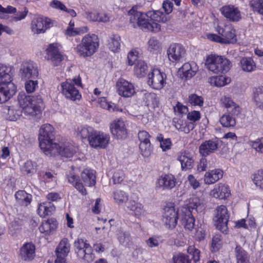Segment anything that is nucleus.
I'll return each instance as SVG.
<instances>
[{
  "instance_id": "72a5a7b5",
  "label": "nucleus",
  "mask_w": 263,
  "mask_h": 263,
  "mask_svg": "<svg viewBox=\"0 0 263 263\" xmlns=\"http://www.w3.org/2000/svg\"><path fill=\"white\" fill-rule=\"evenodd\" d=\"M68 181L72 183L75 188L78 190L82 195H86V190L84 188L82 183L78 182L79 177L72 171L67 175Z\"/></svg>"
},
{
  "instance_id": "473e14b6",
  "label": "nucleus",
  "mask_w": 263,
  "mask_h": 263,
  "mask_svg": "<svg viewBox=\"0 0 263 263\" xmlns=\"http://www.w3.org/2000/svg\"><path fill=\"white\" fill-rule=\"evenodd\" d=\"M220 101L222 105L227 108L229 113L235 115L239 112V106L235 104L230 97L224 96L221 98Z\"/></svg>"
},
{
  "instance_id": "c9c22d12",
  "label": "nucleus",
  "mask_w": 263,
  "mask_h": 263,
  "mask_svg": "<svg viewBox=\"0 0 263 263\" xmlns=\"http://www.w3.org/2000/svg\"><path fill=\"white\" fill-rule=\"evenodd\" d=\"M70 249V245L67 238L63 239L56 249V255L66 257Z\"/></svg>"
},
{
  "instance_id": "f03ea898",
  "label": "nucleus",
  "mask_w": 263,
  "mask_h": 263,
  "mask_svg": "<svg viewBox=\"0 0 263 263\" xmlns=\"http://www.w3.org/2000/svg\"><path fill=\"white\" fill-rule=\"evenodd\" d=\"M13 73L12 67L0 64V103L8 101L16 91V87L12 82Z\"/></svg>"
},
{
  "instance_id": "13d9d810",
  "label": "nucleus",
  "mask_w": 263,
  "mask_h": 263,
  "mask_svg": "<svg viewBox=\"0 0 263 263\" xmlns=\"http://www.w3.org/2000/svg\"><path fill=\"white\" fill-rule=\"evenodd\" d=\"M250 6L254 11H256L259 14L263 15L262 0H251L250 2Z\"/></svg>"
},
{
  "instance_id": "2eb2a0df",
  "label": "nucleus",
  "mask_w": 263,
  "mask_h": 263,
  "mask_svg": "<svg viewBox=\"0 0 263 263\" xmlns=\"http://www.w3.org/2000/svg\"><path fill=\"white\" fill-rule=\"evenodd\" d=\"M60 45L58 43L49 44L46 49L47 59L54 66H58L63 60V55L59 49Z\"/></svg>"
},
{
  "instance_id": "4d7b16f0",
  "label": "nucleus",
  "mask_w": 263,
  "mask_h": 263,
  "mask_svg": "<svg viewBox=\"0 0 263 263\" xmlns=\"http://www.w3.org/2000/svg\"><path fill=\"white\" fill-rule=\"evenodd\" d=\"M38 88L37 80H29L25 83V89L28 93L34 92Z\"/></svg>"
},
{
  "instance_id": "dca6fc26",
  "label": "nucleus",
  "mask_w": 263,
  "mask_h": 263,
  "mask_svg": "<svg viewBox=\"0 0 263 263\" xmlns=\"http://www.w3.org/2000/svg\"><path fill=\"white\" fill-rule=\"evenodd\" d=\"M116 88L118 94L123 97H132L136 93L134 84L122 78L116 82Z\"/></svg>"
},
{
  "instance_id": "393cba45",
  "label": "nucleus",
  "mask_w": 263,
  "mask_h": 263,
  "mask_svg": "<svg viewBox=\"0 0 263 263\" xmlns=\"http://www.w3.org/2000/svg\"><path fill=\"white\" fill-rule=\"evenodd\" d=\"M222 14L230 21L238 22L241 18L239 10L233 5H226L220 8Z\"/></svg>"
},
{
  "instance_id": "1a4fd4ad",
  "label": "nucleus",
  "mask_w": 263,
  "mask_h": 263,
  "mask_svg": "<svg viewBox=\"0 0 263 263\" xmlns=\"http://www.w3.org/2000/svg\"><path fill=\"white\" fill-rule=\"evenodd\" d=\"M78 256L87 262H92L95 258L93 249L86 240L78 238L74 242Z\"/></svg>"
},
{
  "instance_id": "412c9836",
  "label": "nucleus",
  "mask_w": 263,
  "mask_h": 263,
  "mask_svg": "<svg viewBox=\"0 0 263 263\" xmlns=\"http://www.w3.org/2000/svg\"><path fill=\"white\" fill-rule=\"evenodd\" d=\"M110 128L112 135L117 139H123L126 138L127 130L123 121L114 120L111 123Z\"/></svg>"
},
{
  "instance_id": "2f4dec72",
  "label": "nucleus",
  "mask_w": 263,
  "mask_h": 263,
  "mask_svg": "<svg viewBox=\"0 0 263 263\" xmlns=\"http://www.w3.org/2000/svg\"><path fill=\"white\" fill-rule=\"evenodd\" d=\"M57 228V221L53 219H49L43 221L39 227V231L45 235L49 234Z\"/></svg>"
},
{
  "instance_id": "de8ad7c7",
  "label": "nucleus",
  "mask_w": 263,
  "mask_h": 263,
  "mask_svg": "<svg viewBox=\"0 0 263 263\" xmlns=\"http://www.w3.org/2000/svg\"><path fill=\"white\" fill-rule=\"evenodd\" d=\"M120 37L118 35H114L109 40L108 46L109 49L114 52H118L120 47Z\"/></svg>"
},
{
  "instance_id": "f8f14e48",
  "label": "nucleus",
  "mask_w": 263,
  "mask_h": 263,
  "mask_svg": "<svg viewBox=\"0 0 263 263\" xmlns=\"http://www.w3.org/2000/svg\"><path fill=\"white\" fill-rule=\"evenodd\" d=\"M178 215V211L173 204H167L164 207L163 221L168 229H173L176 226Z\"/></svg>"
},
{
  "instance_id": "cd10ccee",
  "label": "nucleus",
  "mask_w": 263,
  "mask_h": 263,
  "mask_svg": "<svg viewBox=\"0 0 263 263\" xmlns=\"http://www.w3.org/2000/svg\"><path fill=\"white\" fill-rule=\"evenodd\" d=\"M218 141L217 139L209 140L203 142L199 147V153L206 157L214 153L218 148Z\"/></svg>"
},
{
  "instance_id": "6e6552de",
  "label": "nucleus",
  "mask_w": 263,
  "mask_h": 263,
  "mask_svg": "<svg viewBox=\"0 0 263 263\" xmlns=\"http://www.w3.org/2000/svg\"><path fill=\"white\" fill-rule=\"evenodd\" d=\"M229 214L227 208L223 205L216 208L214 211L213 220L216 228L222 233H226L228 230V222Z\"/></svg>"
},
{
  "instance_id": "aec40b11",
  "label": "nucleus",
  "mask_w": 263,
  "mask_h": 263,
  "mask_svg": "<svg viewBox=\"0 0 263 263\" xmlns=\"http://www.w3.org/2000/svg\"><path fill=\"white\" fill-rule=\"evenodd\" d=\"M124 210L131 211L132 214L138 219L145 216L147 213L144 205L133 199L125 204Z\"/></svg>"
},
{
  "instance_id": "3c124183",
  "label": "nucleus",
  "mask_w": 263,
  "mask_h": 263,
  "mask_svg": "<svg viewBox=\"0 0 263 263\" xmlns=\"http://www.w3.org/2000/svg\"><path fill=\"white\" fill-rule=\"evenodd\" d=\"M148 50L151 52L157 53L161 50V44L155 37H152L148 42Z\"/></svg>"
},
{
  "instance_id": "338daca9",
  "label": "nucleus",
  "mask_w": 263,
  "mask_h": 263,
  "mask_svg": "<svg viewBox=\"0 0 263 263\" xmlns=\"http://www.w3.org/2000/svg\"><path fill=\"white\" fill-rule=\"evenodd\" d=\"M51 8L58 10L64 11L66 10V6L59 0H52L49 3Z\"/></svg>"
},
{
  "instance_id": "ea45409f",
  "label": "nucleus",
  "mask_w": 263,
  "mask_h": 263,
  "mask_svg": "<svg viewBox=\"0 0 263 263\" xmlns=\"http://www.w3.org/2000/svg\"><path fill=\"white\" fill-rule=\"evenodd\" d=\"M240 65L242 70L245 72H252L256 69L255 63L250 58H243L240 60Z\"/></svg>"
},
{
  "instance_id": "58836bf2",
  "label": "nucleus",
  "mask_w": 263,
  "mask_h": 263,
  "mask_svg": "<svg viewBox=\"0 0 263 263\" xmlns=\"http://www.w3.org/2000/svg\"><path fill=\"white\" fill-rule=\"evenodd\" d=\"M147 65L143 61L138 60L137 61L134 67V72L137 77H144L147 73Z\"/></svg>"
},
{
  "instance_id": "c03bdc74",
  "label": "nucleus",
  "mask_w": 263,
  "mask_h": 263,
  "mask_svg": "<svg viewBox=\"0 0 263 263\" xmlns=\"http://www.w3.org/2000/svg\"><path fill=\"white\" fill-rule=\"evenodd\" d=\"M114 199L119 205L127 203L128 200V195L123 191L117 190L114 193Z\"/></svg>"
},
{
  "instance_id": "20e7f679",
  "label": "nucleus",
  "mask_w": 263,
  "mask_h": 263,
  "mask_svg": "<svg viewBox=\"0 0 263 263\" xmlns=\"http://www.w3.org/2000/svg\"><path fill=\"white\" fill-rule=\"evenodd\" d=\"M54 129L49 124H45L41 126L39 130L38 139L40 147L46 155L55 152L56 142H54Z\"/></svg>"
},
{
  "instance_id": "5701e85b",
  "label": "nucleus",
  "mask_w": 263,
  "mask_h": 263,
  "mask_svg": "<svg viewBox=\"0 0 263 263\" xmlns=\"http://www.w3.org/2000/svg\"><path fill=\"white\" fill-rule=\"evenodd\" d=\"M175 177L171 174H162L158 179L157 186L163 190H171L176 184Z\"/></svg>"
},
{
  "instance_id": "6ab92c4d",
  "label": "nucleus",
  "mask_w": 263,
  "mask_h": 263,
  "mask_svg": "<svg viewBox=\"0 0 263 263\" xmlns=\"http://www.w3.org/2000/svg\"><path fill=\"white\" fill-rule=\"evenodd\" d=\"M50 20L47 17L37 16L31 23V30L35 34L43 33L50 27Z\"/></svg>"
},
{
  "instance_id": "c756f323",
  "label": "nucleus",
  "mask_w": 263,
  "mask_h": 263,
  "mask_svg": "<svg viewBox=\"0 0 263 263\" xmlns=\"http://www.w3.org/2000/svg\"><path fill=\"white\" fill-rule=\"evenodd\" d=\"M95 129L91 126L87 125H81L77 127L75 129L76 136L81 139H87L88 142L90 138L93 135Z\"/></svg>"
},
{
  "instance_id": "4c0bfd02",
  "label": "nucleus",
  "mask_w": 263,
  "mask_h": 263,
  "mask_svg": "<svg viewBox=\"0 0 263 263\" xmlns=\"http://www.w3.org/2000/svg\"><path fill=\"white\" fill-rule=\"evenodd\" d=\"M81 178L86 186H91L96 183V176L92 171L84 170L81 173Z\"/></svg>"
},
{
  "instance_id": "4be33fe9",
  "label": "nucleus",
  "mask_w": 263,
  "mask_h": 263,
  "mask_svg": "<svg viewBox=\"0 0 263 263\" xmlns=\"http://www.w3.org/2000/svg\"><path fill=\"white\" fill-rule=\"evenodd\" d=\"M198 71V66L194 62L184 63L179 69L178 74L182 79H187L194 77Z\"/></svg>"
},
{
  "instance_id": "c85d7f7f",
  "label": "nucleus",
  "mask_w": 263,
  "mask_h": 263,
  "mask_svg": "<svg viewBox=\"0 0 263 263\" xmlns=\"http://www.w3.org/2000/svg\"><path fill=\"white\" fill-rule=\"evenodd\" d=\"M177 160L181 164L182 170L193 167L194 162L193 155L187 151L180 152L177 156Z\"/></svg>"
},
{
  "instance_id": "09e8293b",
  "label": "nucleus",
  "mask_w": 263,
  "mask_h": 263,
  "mask_svg": "<svg viewBox=\"0 0 263 263\" xmlns=\"http://www.w3.org/2000/svg\"><path fill=\"white\" fill-rule=\"evenodd\" d=\"M187 101L191 106L201 107L203 105L204 99L201 96L192 93L189 95Z\"/></svg>"
},
{
  "instance_id": "f704fd0d",
  "label": "nucleus",
  "mask_w": 263,
  "mask_h": 263,
  "mask_svg": "<svg viewBox=\"0 0 263 263\" xmlns=\"http://www.w3.org/2000/svg\"><path fill=\"white\" fill-rule=\"evenodd\" d=\"M231 78L223 76H213L209 78L208 82L212 86L222 87L231 82Z\"/></svg>"
},
{
  "instance_id": "7ed1b4c3",
  "label": "nucleus",
  "mask_w": 263,
  "mask_h": 263,
  "mask_svg": "<svg viewBox=\"0 0 263 263\" xmlns=\"http://www.w3.org/2000/svg\"><path fill=\"white\" fill-rule=\"evenodd\" d=\"M129 20L132 23L137 24L141 29L153 32H158L161 30L160 24L150 21L148 13L138 10L137 6H134L128 11Z\"/></svg>"
},
{
  "instance_id": "39448f33",
  "label": "nucleus",
  "mask_w": 263,
  "mask_h": 263,
  "mask_svg": "<svg viewBox=\"0 0 263 263\" xmlns=\"http://www.w3.org/2000/svg\"><path fill=\"white\" fill-rule=\"evenodd\" d=\"M99 46L97 36L94 34H88L83 37L81 42L74 48V51L80 57L87 58L96 52Z\"/></svg>"
},
{
  "instance_id": "79ce46f5",
  "label": "nucleus",
  "mask_w": 263,
  "mask_h": 263,
  "mask_svg": "<svg viewBox=\"0 0 263 263\" xmlns=\"http://www.w3.org/2000/svg\"><path fill=\"white\" fill-rule=\"evenodd\" d=\"M148 13L151 22L157 23L159 22L165 23L167 20L166 14H163L159 10L149 11Z\"/></svg>"
},
{
  "instance_id": "a878e982",
  "label": "nucleus",
  "mask_w": 263,
  "mask_h": 263,
  "mask_svg": "<svg viewBox=\"0 0 263 263\" xmlns=\"http://www.w3.org/2000/svg\"><path fill=\"white\" fill-rule=\"evenodd\" d=\"M181 222L185 230L192 231L195 227V218L189 208L183 207L181 212Z\"/></svg>"
},
{
  "instance_id": "a18cd8bd",
  "label": "nucleus",
  "mask_w": 263,
  "mask_h": 263,
  "mask_svg": "<svg viewBox=\"0 0 263 263\" xmlns=\"http://www.w3.org/2000/svg\"><path fill=\"white\" fill-rule=\"evenodd\" d=\"M253 99L256 105L263 109V87L257 88L254 90Z\"/></svg>"
},
{
  "instance_id": "680f3d73",
  "label": "nucleus",
  "mask_w": 263,
  "mask_h": 263,
  "mask_svg": "<svg viewBox=\"0 0 263 263\" xmlns=\"http://www.w3.org/2000/svg\"><path fill=\"white\" fill-rule=\"evenodd\" d=\"M222 245L221 236L220 234H216L213 237L212 241V247L213 251L218 250Z\"/></svg>"
},
{
  "instance_id": "0eeeda50",
  "label": "nucleus",
  "mask_w": 263,
  "mask_h": 263,
  "mask_svg": "<svg viewBox=\"0 0 263 263\" xmlns=\"http://www.w3.org/2000/svg\"><path fill=\"white\" fill-rule=\"evenodd\" d=\"M81 85V80L80 77L73 78L72 80H67L61 84L62 92L67 99L72 101L79 100L81 95L76 86Z\"/></svg>"
},
{
  "instance_id": "f257e3e1",
  "label": "nucleus",
  "mask_w": 263,
  "mask_h": 263,
  "mask_svg": "<svg viewBox=\"0 0 263 263\" xmlns=\"http://www.w3.org/2000/svg\"><path fill=\"white\" fill-rule=\"evenodd\" d=\"M17 100L22 110L17 106H6L4 112L7 120L11 121L17 120L22 115V111L26 118H33L40 113L43 107V101L40 95L29 96L24 92H21L18 95Z\"/></svg>"
},
{
  "instance_id": "8fccbe9b",
  "label": "nucleus",
  "mask_w": 263,
  "mask_h": 263,
  "mask_svg": "<svg viewBox=\"0 0 263 263\" xmlns=\"http://www.w3.org/2000/svg\"><path fill=\"white\" fill-rule=\"evenodd\" d=\"M219 121L223 127H234L236 124L235 119L229 114L223 115Z\"/></svg>"
},
{
  "instance_id": "69168bd1",
  "label": "nucleus",
  "mask_w": 263,
  "mask_h": 263,
  "mask_svg": "<svg viewBox=\"0 0 263 263\" xmlns=\"http://www.w3.org/2000/svg\"><path fill=\"white\" fill-rule=\"evenodd\" d=\"M188 253L194 262H197L200 258V251L198 249L195 248L194 246H190L187 249Z\"/></svg>"
},
{
  "instance_id": "9d476101",
  "label": "nucleus",
  "mask_w": 263,
  "mask_h": 263,
  "mask_svg": "<svg viewBox=\"0 0 263 263\" xmlns=\"http://www.w3.org/2000/svg\"><path fill=\"white\" fill-rule=\"evenodd\" d=\"M215 29L219 35H220L223 44H234L237 42L235 29L231 24L220 22L215 27Z\"/></svg>"
},
{
  "instance_id": "423d86ee",
  "label": "nucleus",
  "mask_w": 263,
  "mask_h": 263,
  "mask_svg": "<svg viewBox=\"0 0 263 263\" xmlns=\"http://www.w3.org/2000/svg\"><path fill=\"white\" fill-rule=\"evenodd\" d=\"M205 65L206 68L215 73H226L231 67V62L223 57L211 54L207 57Z\"/></svg>"
},
{
  "instance_id": "864d4df0",
  "label": "nucleus",
  "mask_w": 263,
  "mask_h": 263,
  "mask_svg": "<svg viewBox=\"0 0 263 263\" xmlns=\"http://www.w3.org/2000/svg\"><path fill=\"white\" fill-rule=\"evenodd\" d=\"M203 201L202 199L197 197H195L190 199L189 205L185 207L191 210V209L194 210L200 207L202 208L203 206Z\"/></svg>"
},
{
  "instance_id": "a211bd4d",
  "label": "nucleus",
  "mask_w": 263,
  "mask_h": 263,
  "mask_svg": "<svg viewBox=\"0 0 263 263\" xmlns=\"http://www.w3.org/2000/svg\"><path fill=\"white\" fill-rule=\"evenodd\" d=\"M56 149L55 152L51 153V154L48 155V156H55L59 154L62 156L65 157H71L76 152V147L71 143L66 142L64 143H56Z\"/></svg>"
},
{
  "instance_id": "f3484780",
  "label": "nucleus",
  "mask_w": 263,
  "mask_h": 263,
  "mask_svg": "<svg viewBox=\"0 0 263 263\" xmlns=\"http://www.w3.org/2000/svg\"><path fill=\"white\" fill-rule=\"evenodd\" d=\"M165 74L158 69H154L148 73L147 83L155 89H161L164 86Z\"/></svg>"
},
{
  "instance_id": "e2e57ef3",
  "label": "nucleus",
  "mask_w": 263,
  "mask_h": 263,
  "mask_svg": "<svg viewBox=\"0 0 263 263\" xmlns=\"http://www.w3.org/2000/svg\"><path fill=\"white\" fill-rule=\"evenodd\" d=\"M161 242L160 238L156 236H152L145 240L146 245L151 248L159 246Z\"/></svg>"
},
{
  "instance_id": "49530a36",
  "label": "nucleus",
  "mask_w": 263,
  "mask_h": 263,
  "mask_svg": "<svg viewBox=\"0 0 263 263\" xmlns=\"http://www.w3.org/2000/svg\"><path fill=\"white\" fill-rule=\"evenodd\" d=\"M236 257L237 263H248L249 256L247 253L241 247L237 246L235 248Z\"/></svg>"
},
{
  "instance_id": "bf43d9fd",
  "label": "nucleus",
  "mask_w": 263,
  "mask_h": 263,
  "mask_svg": "<svg viewBox=\"0 0 263 263\" xmlns=\"http://www.w3.org/2000/svg\"><path fill=\"white\" fill-rule=\"evenodd\" d=\"M21 229V226L19 221L15 220L10 223L8 231L11 235L14 236L20 231Z\"/></svg>"
},
{
  "instance_id": "bb28decb",
  "label": "nucleus",
  "mask_w": 263,
  "mask_h": 263,
  "mask_svg": "<svg viewBox=\"0 0 263 263\" xmlns=\"http://www.w3.org/2000/svg\"><path fill=\"white\" fill-rule=\"evenodd\" d=\"M230 194L229 186L225 183H219L210 191V196L213 198L222 199L228 197Z\"/></svg>"
},
{
  "instance_id": "a19ab883",
  "label": "nucleus",
  "mask_w": 263,
  "mask_h": 263,
  "mask_svg": "<svg viewBox=\"0 0 263 263\" xmlns=\"http://www.w3.org/2000/svg\"><path fill=\"white\" fill-rule=\"evenodd\" d=\"M15 197L18 203L23 206H27L31 200V195L27 194L24 191L17 192Z\"/></svg>"
},
{
  "instance_id": "0e129e2a",
  "label": "nucleus",
  "mask_w": 263,
  "mask_h": 263,
  "mask_svg": "<svg viewBox=\"0 0 263 263\" xmlns=\"http://www.w3.org/2000/svg\"><path fill=\"white\" fill-rule=\"evenodd\" d=\"M35 170V166L32 161H27L22 166V171L27 174L32 173Z\"/></svg>"
},
{
  "instance_id": "e433bc0d",
  "label": "nucleus",
  "mask_w": 263,
  "mask_h": 263,
  "mask_svg": "<svg viewBox=\"0 0 263 263\" xmlns=\"http://www.w3.org/2000/svg\"><path fill=\"white\" fill-rule=\"evenodd\" d=\"M55 210V206L50 202H43L39 205L37 209L38 214L41 217H45L50 215Z\"/></svg>"
},
{
  "instance_id": "6e6d98bb",
  "label": "nucleus",
  "mask_w": 263,
  "mask_h": 263,
  "mask_svg": "<svg viewBox=\"0 0 263 263\" xmlns=\"http://www.w3.org/2000/svg\"><path fill=\"white\" fill-rule=\"evenodd\" d=\"M252 180L256 187L263 190V171H259L255 174Z\"/></svg>"
},
{
  "instance_id": "9b49d317",
  "label": "nucleus",
  "mask_w": 263,
  "mask_h": 263,
  "mask_svg": "<svg viewBox=\"0 0 263 263\" xmlns=\"http://www.w3.org/2000/svg\"><path fill=\"white\" fill-rule=\"evenodd\" d=\"M110 136L108 134L95 130L90 138L89 144L95 148H105L108 145Z\"/></svg>"
},
{
  "instance_id": "7c9ffc66",
  "label": "nucleus",
  "mask_w": 263,
  "mask_h": 263,
  "mask_svg": "<svg viewBox=\"0 0 263 263\" xmlns=\"http://www.w3.org/2000/svg\"><path fill=\"white\" fill-rule=\"evenodd\" d=\"M223 172L220 169H215L206 172L204 176V182L206 184L215 183L222 177Z\"/></svg>"
},
{
  "instance_id": "4468645a",
  "label": "nucleus",
  "mask_w": 263,
  "mask_h": 263,
  "mask_svg": "<svg viewBox=\"0 0 263 263\" xmlns=\"http://www.w3.org/2000/svg\"><path fill=\"white\" fill-rule=\"evenodd\" d=\"M168 60L172 63H177L183 60L186 55L184 47L180 44H171L167 50Z\"/></svg>"
},
{
  "instance_id": "603ef678",
  "label": "nucleus",
  "mask_w": 263,
  "mask_h": 263,
  "mask_svg": "<svg viewBox=\"0 0 263 263\" xmlns=\"http://www.w3.org/2000/svg\"><path fill=\"white\" fill-rule=\"evenodd\" d=\"M146 102L148 106L155 107L158 105L159 100L157 95L154 93H148L145 95Z\"/></svg>"
},
{
  "instance_id": "b1692460",
  "label": "nucleus",
  "mask_w": 263,
  "mask_h": 263,
  "mask_svg": "<svg viewBox=\"0 0 263 263\" xmlns=\"http://www.w3.org/2000/svg\"><path fill=\"white\" fill-rule=\"evenodd\" d=\"M35 247L31 242L24 244L20 249L19 257L25 261H29L33 259L35 257Z\"/></svg>"
},
{
  "instance_id": "37998d69",
  "label": "nucleus",
  "mask_w": 263,
  "mask_h": 263,
  "mask_svg": "<svg viewBox=\"0 0 263 263\" xmlns=\"http://www.w3.org/2000/svg\"><path fill=\"white\" fill-rule=\"evenodd\" d=\"M174 126L176 128L181 132L187 134L191 129L193 128V126L190 123L182 119H178L176 121H174Z\"/></svg>"
},
{
  "instance_id": "ddd939ff",
  "label": "nucleus",
  "mask_w": 263,
  "mask_h": 263,
  "mask_svg": "<svg viewBox=\"0 0 263 263\" xmlns=\"http://www.w3.org/2000/svg\"><path fill=\"white\" fill-rule=\"evenodd\" d=\"M20 75L22 79H35L39 71L36 64L32 61H24L20 69Z\"/></svg>"
},
{
  "instance_id": "5fc2aeb1",
  "label": "nucleus",
  "mask_w": 263,
  "mask_h": 263,
  "mask_svg": "<svg viewBox=\"0 0 263 263\" xmlns=\"http://www.w3.org/2000/svg\"><path fill=\"white\" fill-rule=\"evenodd\" d=\"M139 148L141 154L144 157H148L152 152V146L151 143H140Z\"/></svg>"
},
{
  "instance_id": "774afa93",
  "label": "nucleus",
  "mask_w": 263,
  "mask_h": 263,
  "mask_svg": "<svg viewBox=\"0 0 263 263\" xmlns=\"http://www.w3.org/2000/svg\"><path fill=\"white\" fill-rule=\"evenodd\" d=\"M138 137L139 141H140V143H151L149 139L151 136L145 130L140 131L138 133Z\"/></svg>"
},
{
  "instance_id": "052dcab7",
  "label": "nucleus",
  "mask_w": 263,
  "mask_h": 263,
  "mask_svg": "<svg viewBox=\"0 0 263 263\" xmlns=\"http://www.w3.org/2000/svg\"><path fill=\"white\" fill-rule=\"evenodd\" d=\"M250 145L256 152L263 153V137L250 141Z\"/></svg>"
}]
</instances>
